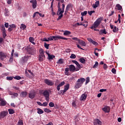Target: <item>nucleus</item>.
I'll use <instances>...</instances> for the list:
<instances>
[{"label": "nucleus", "instance_id": "46", "mask_svg": "<svg viewBox=\"0 0 125 125\" xmlns=\"http://www.w3.org/2000/svg\"><path fill=\"white\" fill-rule=\"evenodd\" d=\"M14 79H15V80H21V77L19 76H16L14 77Z\"/></svg>", "mask_w": 125, "mask_h": 125}, {"label": "nucleus", "instance_id": "24", "mask_svg": "<svg viewBox=\"0 0 125 125\" xmlns=\"http://www.w3.org/2000/svg\"><path fill=\"white\" fill-rule=\"evenodd\" d=\"M71 35V32L68 30H65L64 31L63 35L64 36H70Z\"/></svg>", "mask_w": 125, "mask_h": 125}, {"label": "nucleus", "instance_id": "48", "mask_svg": "<svg viewBox=\"0 0 125 125\" xmlns=\"http://www.w3.org/2000/svg\"><path fill=\"white\" fill-rule=\"evenodd\" d=\"M9 62H10V63H12V62H13V56H11Z\"/></svg>", "mask_w": 125, "mask_h": 125}, {"label": "nucleus", "instance_id": "36", "mask_svg": "<svg viewBox=\"0 0 125 125\" xmlns=\"http://www.w3.org/2000/svg\"><path fill=\"white\" fill-rule=\"evenodd\" d=\"M70 88V84H67L66 85H64V89L65 90H68Z\"/></svg>", "mask_w": 125, "mask_h": 125}, {"label": "nucleus", "instance_id": "47", "mask_svg": "<svg viewBox=\"0 0 125 125\" xmlns=\"http://www.w3.org/2000/svg\"><path fill=\"white\" fill-rule=\"evenodd\" d=\"M2 35H3V38L4 39L6 37V31H2Z\"/></svg>", "mask_w": 125, "mask_h": 125}, {"label": "nucleus", "instance_id": "10", "mask_svg": "<svg viewBox=\"0 0 125 125\" xmlns=\"http://www.w3.org/2000/svg\"><path fill=\"white\" fill-rule=\"evenodd\" d=\"M36 92L35 91H31L29 93L28 97L30 98V99H34L36 96Z\"/></svg>", "mask_w": 125, "mask_h": 125}, {"label": "nucleus", "instance_id": "29", "mask_svg": "<svg viewBox=\"0 0 125 125\" xmlns=\"http://www.w3.org/2000/svg\"><path fill=\"white\" fill-rule=\"evenodd\" d=\"M8 111L10 115H12L13 114H14V113H15V111L13 109H9Z\"/></svg>", "mask_w": 125, "mask_h": 125}, {"label": "nucleus", "instance_id": "22", "mask_svg": "<svg viewBox=\"0 0 125 125\" xmlns=\"http://www.w3.org/2000/svg\"><path fill=\"white\" fill-rule=\"evenodd\" d=\"M71 6H72V4L71 3H69L67 5L66 9H65V13L68 12L70 8H71Z\"/></svg>", "mask_w": 125, "mask_h": 125}, {"label": "nucleus", "instance_id": "31", "mask_svg": "<svg viewBox=\"0 0 125 125\" xmlns=\"http://www.w3.org/2000/svg\"><path fill=\"white\" fill-rule=\"evenodd\" d=\"M72 107L75 108V109H77V103H76V101H73L72 102Z\"/></svg>", "mask_w": 125, "mask_h": 125}, {"label": "nucleus", "instance_id": "14", "mask_svg": "<svg viewBox=\"0 0 125 125\" xmlns=\"http://www.w3.org/2000/svg\"><path fill=\"white\" fill-rule=\"evenodd\" d=\"M102 122L98 119H95L94 122V125H102Z\"/></svg>", "mask_w": 125, "mask_h": 125}, {"label": "nucleus", "instance_id": "40", "mask_svg": "<svg viewBox=\"0 0 125 125\" xmlns=\"http://www.w3.org/2000/svg\"><path fill=\"white\" fill-rule=\"evenodd\" d=\"M86 14H87V11H85L81 13L82 16H85V15H86Z\"/></svg>", "mask_w": 125, "mask_h": 125}, {"label": "nucleus", "instance_id": "12", "mask_svg": "<svg viewBox=\"0 0 125 125\" xmlns=\"http://www.w3.org/2000/svg\"><path fill=\"white\" fill-rule=\"evenodd\" d=\"M31 3H32L33 8H36L37 7V0H31L30 1Z\"/></svg>", "mask_w": 125, "mask_h": 125}, {"label": "nucleus", "instance_id": "25", "mask_svg": "<svg viewBox=\"0 0 125 125\" xmlns=\"http://www.w3.org/2000/svg\"><path fill=\"white\" fill-rule=\"evenodd\" d=\"M99 34L100 35H102V34H104V35H106V34H107V32L106 31V30L104 29H101L100 32H99Z\"/></svg>", "mask_w": 125, "mask_h": 125}, {"label": "nucleus", "instance_id": "19", "mask_svg": "<svg viewBox=\"0 0 125 125\" xmlns=\"http://www.w3.org/2000/svg\"><path fill=\"white\" fill-rule=\"evenodd\" d=\"M78 43L80 44V45L82 46H85L86 45L85 42H84V41L81 39H80L79 41H78Z\"/></svg>", "mask_w": 125, "mask_h": 125}, {"label": "nucleus", "instance_id": "28", "mask_svg": "<svg viewBox=\"0 0 125 125\" xmlns=\"http://www.w3.org/2000/svg\"><path fill=\"white\" fill-rule=\"evenodd\" d=\"M47 54H48L49 60H51V59H53V58H55V56L53 55H50L49 53H48Z\"/></svg>", "mask_w": 125, "mask_h": 125}, {"label": "nucleus", "instance_id": "6", "mask_svg": "<svg viewBox=\"0 0 125 125\" xmlns=\"http://www.w3.org/2000/svg\"><path fill=\"white\" fill-rule=\"evenodd\" d=\"M25 50L27 51L28 54H33V53H35V52H36V49L34 47L30 46L26 47Z\"/></svg>", "mask_w": 125, "mask_h": 125}, {"label": "nucleus", "instance_id": "1", "mask_svg": "<svg viewBox=\"0 0 125 125\" xmlns=\"http://www.w3.org/2000/svg\"><path fill=\"white\" fill-rule=\"evenodd\" d=\"M62 8H61L60 2L58 3V11L57 15L59 16L57 20H60L62 17H63V13H64V10L65 9V4H62Z\"/></svg>", "mask_w": 125, "mask_h": 125}, {"label": "nucleus", "instance_id": "55", "mask_svg": "<svg viewBox=\"0 0 125 125\" xmlns=\"http://www.w3.org/2000/svg\"><path fill=\"white\" fill-rule=\"evenodd\" d=\"M11 95H14V96H16V97H17V96H18V93H12L10 94Z\"/></svg>", "mask_w": 125, "mask_h": 125}, {"label": "nucleus", "instance_id": "4", "mask_svg": "<svg viewBox=\"0 0 125 125\" xmlns=\"http://www.w3.org/2000/svg\"><path fill=\"white\" fill-rule=\"evenodd\" d=\"M51 92V90L50 89L45 90L42 94L47 102H49V94Z\"/></svg>", "mask_w": 125, "mask_h": 125}, {"label": "nucleus", "instance_id": "54", "mask_svg": "<svg viewBox=\"0 0 125 125\" xmlns=\"http://www.w3.org/2000/svg\"><path fill=\"white\" fill-rule=\"evenodd\" d=\"M64 84H65V82L63 81L62 82L59 84V85L61 87V86H63V85H64Z\"/></svg>", "mask_w": 125, "mask_h": 125}, {"label": "nucleus", "instance_id": "18", "mask_svg": "<svg viewBox=\"0 0 125 125\" xmlns=\"http://www.w3.org/2000/svg\"><path fill=\"white\" fill-rule=\"evenodd\" d=\"M103 111L105 113H109L110 112V107L109 106H106L102 108Z\"/></svg>", "mask_w": 125, "mask_h": 125}, {"label": "nucleus", "instance_id": "7", "mask_svg": "<svg viewBox=\"0 0 125 125\" xmlns=\"http://www.w3.org/2000/svg\"><path fill=\"white\" fill-rule=\"evenodd\" d=\"M68 68H69V71L70 72H72V73H74V72H77V71H79L80 69L79 68H76V67L75 65L73 64H70L68 65Z\"/></svg>", "mask_w": 125, "mask_h": 125}, {"label": "nucleus", "instance_id": "35", "mask_svg": "<svg viewBox=\"0 0 125 125\" xmlns=\"http://www.w3.org/2000/svg\"><path fill=\"white\" fill-rule=\"evenodd\" d=\"M116 7H117L118 10H122L123 9V7H122V6L120 4H117Z\"/></svg>", "mask_w": 125, "mask_h": 125}, {"label": "nucleus", "instance_id": "51", "mask_svg": "<svg viewBox=\"0 0 125 125\" xmlns=\"http://www.w3.org/2000/svg\"><path fill=\"white\" fill-rule=\"evenodd\" d=\"M49 106V107H54V103L53 102H50Z\"/></svg>", "mask_w": 125, "mask_h": 125}, {"label": "nucleus", "instance_id": "59", "mask_svg": "<svg viewBox=\"0 0 125 125\" xmlns=\"http://www.w3.org/2000/svg\"><path fill=\"white\" fill-rule=\"evenodd\" d=\"M92 43H93V44H94V45H98V43H97V42L93 41V42H92Z\"/></svg>", "mask_w": 125, "mask_h": 125}, {"label": "nucleus", "instance_id": "9", "mask_svg": "<svg viewBox=\"0 0 125 125\" xmlns=\"http://www.w3.org/2000/svg\"><path fill=\"white\" fill-rule=\"evenodd\" d=\"M44 82L46 83V84H47V85H50V86H52V85H53V84H54V83H53V82L47 79H45L44 80Z\"/></svg>", "mask_w": 125, "mask_h": 125}, {"label": "nucleus", "instance_id": "56", "mask_svg": "<svg viewBox=\"0 0 125 125\" xmlns=\"http://www.w3.org/2000/svg\"><path fill=\"white\" fill-rule=\"evenodd\" d=\"M6 79L8 81H12V80H13V78L12 77H7Z\"/></svg>", "mask_w": 125, "mask_h": 125}, {"label": "nucleus", "instance_id": "2", "mask_svg": "<svg viewBox=\"0 0 125 125\" xmlns=\"http://www.w3.org/2000/svg\"><path fill=\"white\" fill-rule=\"evenodd\" d=\"M84 82H85V79L83 78H81L80 79H79L75 85V87H76V88H80V87H82L83 84V83H84Z\"/></svg>", "mask_w": 125, "mask_h": 125}, {"label": "nucleus", "instance_id": "23", "mask_svg": "<svg viewBox=\"0 0 125 125\" xmlns=\"http://www.w3.org/2000/svg\"><path fill=\"white\" fill-rule=\"evenodd\" d=\"M28 95V93L26 91H23L21 92V97H26V96H27V95Z\"/></svg>", "mask_w": 125, "mask_h": 125}, {"label": "nucleus", "instance_id": "37", "mask_svg": "<svg viewBox=\"0 0 125 125\" xmlns=\"http://www.w3.org/2000/svg\"><path fill=\"white\" fill-rule=\"evenodd\" d=\"M119 31V28H117V26H114L113 29V32L116 33V32H118Z\"/></svg>", "mask_w": 125, "mask_h": 125}, {"label": "nucleus", "instance_id": "38", "mask_svg": "<svg viewBox=\"0 0 125 125\" xmlns=\"http://www.w3.org/2000/svg\"><path fill=\"white\" fill-rule=\"evenodd\" d=\"M40 53V55H44V53L43 52V49H41L39 51Z\"/></svg>", "mask_w": 125, "mask_h": 125}, {"label": "nucleus", "instance_id": "58", "mask_svg": "<svg viewBox=\"0 0 125 125\" xmlns=\"http://www.w3.org/2000/svg\"><path fill=\"white\" fill-rule=\"evenodd\" d=\"M38 13H39V12H36L35 13H34L33 16V18H35V17H36V16H38Z\"/></svg>", "mask_w": 125, "mask_h": 125}, {"label": "nucleus", "instance_id": "16", "mask_svg": "<svg viewBox=\"0 0 125 125\" xmlns=\"http://www.w3.org/2000/svg\"><path fill=\"white\" fill-rule=\"evenodd\" d=\"M100 2H99V0H97L95 2V4H93L92 5V7L94 8L95 9H96V8H97V7H98V6H99V4H100Z\"/></svg>", "mask_w": 125, "mask_h": 125}, {"label": "nucleus", "instance_id": "17", "mask_svg": "<svg viewBox=\"0 0 125 125\" xmlns=\"http://www.w3.org/2000/svg\"><path fill=\"white\" fill-rule=\"evenodd\" d=\"M72 62L74 64H76V66H77L78 69H81V68H82V67L81 66V64H80V63H79V62H77V61L73 60V61H72Z\"/></svg>", "mask_w": 125, "mask_h": 125}, {"label": "nucleus", "instance_id": "15", "mask_svg": "<svg viewBox=\"0 0 125 125\" xmlns=\"http://www.w3.org/2000/svg\"><path fill=\"white\" fill-rule=\"evenodd\" d=\"M6 57V56H5V54L3 53V52H0V59L2 61H3V59Z\"/></svg>", "mask_w": 125, "mask_h": 125}, {"label": "nucleus", "instance_id": "32", "mask_svg": "<svg viewBox=\"0 0 125 125\" xmlns=\"http://www.w3.org/2000/svg\"><path fill=\"white\" fill-rule=\"evenodd\" d=\"M26 28H27V26H26V25L24 24L23 23H22L21 24V27H20L21 29L22 28V30H25Z\"/></svg>", "mask_w": 125, "mask_h": 125}, {"label": "nucleus", "instance_id": "27", "mask_svg": "<svg viewBox=\"0 0 125 125\" xmlns=\"http://www.w3.org/2000/svg\"><path fill=\"white\" fill-rule=\"evenodd\" d=\"M79 61L81 63H82V64H85V60L83 58L79 59Z\"/></svg>", "mask_w": 125, "mask_h": 125}, {"label": "nucleus", "instance_id": "13", "mask_svg": "<svg viewBox=\"0 0 125 125\" xmlns=\"http://www.w3.org/2000/svg\"><path fill=\"white\" fill-rule=\"evenodd\" d=\"M39 61L40 62H42L45 59V56L44 55H39Z\"/></svg>", "mask_w": 125, "mask_h": 125}, {"label": "nucleus", "instance_id": "64", "mask_svg": "<svg viewBox=\"0 0 125 125\" xmlns=\"http://www.w3.org/2000/svg\"><path fill=\"white\" fill-rule=\"evenodd\" d=\"M87 40L88 42H93V40L91 39V38H87Z\"/></svg>", "mask_w": 125, "mask_h": 125}, {"label": "nucleus", "instance_id": "30", "mask_svg": "<svg viewBox=\"0 0 125 125\" xmlns=\"http://www.w3.org/2000/svg\"><path fill=\"white\" fill-rule=\"evenodd\" d=\"M4 10H5V16H9V11H8V9L5 8Z\"/></svg>", "mask_w": 125, "mask_h": 125}, {"label": "nucleus", "instance_id": "49", "mask_svg": "<svg viewBox=\"0 0 125 125\" xmlns=\"http://www.w3.org/2000/svg\"><path fill=\"white\" fill-rule=\"evenodd\" d=\"M111 72L113 73V74H116L117 73V70H116L115 68H112L111 69Z\"/></svg>", "mask_w": 125, "mask_h": 125}, {"label": "nucleus", "instance_id": "34", "mask_svg": "<svg viewBox=\"0 0 125 125\" xmlns=\"http://www.w3.org/2000/svg\"><path fill=\"white\" fill-rule=\"evenodd\" d=\"M44 112H45V113H51V110H50L49 109L47 108H44Z\"/></svg>", "mask_w": 125, "mask_h": 125}, {"label": "nucleus", "instance_id": "50", "mask_svg": "<svg viewBox=\"0 0 125 125\" xmlns=\"http://www.w3.org/2000/svg\"><path fill=\"white\" fill-rule=\"evenodd\" d=\"M48 104V103L44 102V103H43V104H42V106L46 107V106H47Z\"/></svg>", "mask_w": 125, "mask_h": 125}, {"label": "nucleus", "instance_id": "21", "mask_svg": "<svg viewBox=\"0 0 125 125\" xmlns=\"http://www.w3.org/2000/svg\"><path fill=\"white\" fill-rule=\"evenodd\" d=\"M1 102L0 103V106H5L6 105V101L3 100V99H1V100H0Z\"/></svg>", "mask_w": 125, "mask_h": 125}, {"label": "nucleus", "instance_id": "62", "mask_svg": "<svg viewBox=\"0 0 125 125\" xmlns=\"http://www.w3.org/2000/svg\"><path fill=\"white\" fill-rule=\"evenodd\" d=\"M76 45L77 46V47H78V48H80V49H82V50H83V49L81 47V46L80 45V44H79V43L76 44Z\"/></svg>", "mask_w": 125, "mask_h": 125}, {"label": "nucleus", "instance_id": "57", "mask_svg": "<svg viewBox=\"0 0 125 125\" xmlns=\"http://www.w3.org/2000/svg\"><path fill=\"white\" fill-rule=\"evenodd\" d=\"M72 40H73V41H77V42H79V41H80V39H78L77 37H75L72 39Z\"/></svg>", "mask_w": 125, "mask_h": 125}, {"label": "nucleus", "instance_id": "20", "mask_svg": "<svg viewBox=\"0 0 125 125\" xmlns=\"http://www.w3.org/2000/svg\"><path fill=\"white\" fill-rule=\"evenodd\" d=\"M86 97H87V94H85V93L82 95L81 97V100H85V99H86Z\"/></svg>", "mask_w": 125, "mask_h": 125}, {"label": "nucleus", "instance_id": "8", "mask_svg": "<svg viewBox=\"0 0 125 125\" xmlns=\"http://www.w3.org/2000/svg\"><path fill=\"white\" fill-rule=\"evenodd\" d=\"M7 115H8V111H1L0 113V120L1 119H3V118H5V117H6Z\"/></svg>", "mask_w": 125, "mask_h": 125}, {"label": "nucleus", "instance_id": "39", "mask_svg": "<svg viewBox=\"0 0 125 125\" xmlns=\"http://www.w3.org/2000/svg\"><path fill=\"white\" fill-rule=\"evenodd\" d=\"M24 123H23V121L22 120H19L18 123V125H23Z\"/></svg>", "mask_w": 125, "mask_h": 125}, {"label": "nucleus", "instance_id": "42", "mask_svg": "<svg viewBox=\"0 0 125 125\" xmlns=\"http://www.w3.org/2000/svg\"><path fill=\"white\" fill-rule=\"evenodd\" d=\"M1 30L2 32H5V31H6L5 30V27H4V25H1Z\"/></svg>", "mask_w": 125, "mask_h": 125}, {"label": "nucleus", "instance_id": "43", "mask_svg": "<svg viewBox=\"0 0 125 125\" xmlns=\"http://www.w3.org/2000/svg\"><path fill=\"white\" fill-rule=\"evenodd\" d=\"M9 27L11 28L12 29H15L16 28V25L14 24H12L9 25Z\"/></svg>", "mask_w": 125, "mask_h": 125}, {"label": "nucleus", "instance_id": "63", "mask_svg": "<svg viewBox=\"0 0 125 125\" xmlns=\"http://www.w3.org/2000/svg\"><path fill=\"white\" fill-rule=\"evenodd\" d=\"M107 68H108V67L107 66V64L104 63V70H107Z\"/></svg>", "mask_w": 125, "mask_h": 125}, {"label": "nucleus", "instance_id": "60", "mask_svg": "<svg viewBox=\"0 0 125 125\" xmlns=\"http://www.w3.org/2000/svg\"><path fill=\"white\" fill-rule=\"evenodd\" d=\"M105 91H107L106 89H101L100 90V92H104Z\"/></svg>", "mask_w": 125, "mask_h": 125}, {"label": "nucleus", "instance_id": "44", "mask_svg": "<svg viewBox=\"0 0 125 125\" xmlns=\"http://www.w3.org/2000/svg\"><path fill=\"white\" fill-rule=\"evenodd\" d=\"M98 62H96L95 64L93 66V68H94V69H95V68H97V67H98Z\"/></svg>", "mask_w": 125, "mask_h": 125}, {"label": "nucleus", "instance_id": "53", "mask_svg": "<svg viewBox=\"0 0 125 125\" xmlns=\"http://www.w3.org/2000/svg\"><path fill=\"white\" fill-rule=\"evenodd\" d=\"M35 41V39L33 37H29V42H32Z\"/></svg>", "mask_w": 125, "mask_h": 125}, {"label": "nucleus", "instance_id": "3", "mask_svg": "<svg viewBox=\"0 0 125 125\" xmlns=\"http://www.w3.org/2000/svg\"><path fill=\"white\" fill-rule=\"evenodd\" d=\"M48 40L49 41H58V40H65L66 41H68V38H66L64 37H62L60 36H50L48 38Z\"/></svg>", "mask_w": 125, "mask_h": 125}, {"label": "nucleus", "instance_id": "33", "mask_svg": "<svg viewBox=\"0 0 125 125\" xmlns=\"http://www.w3.org/2000/svg\"><path fill=\"white\" fill-rule=\"evenodd\" d=\"M57 63V64H63V63H64V61H63V59H60Z\"/></svg>", "mask_w": 125, "mask_h": 125}, {"label": "nucleus", "instance_id": "52", "mask_svg": "<svg viewBox=\"0 0 125 125\" xmlns=\"http://www.w3.org/2000/svg\"><path fill=\"white\" fill-rule=\"evenodd\" d=\"M89 82H90L89 77H87L86 79L85 84H87V83H89Z\"/></svg>", "mask_w": 125, "mask_h": 125}, {"label": "nucleus", "instance_id": "45", "mask_svg": "<svg viewBox=\"0 0 125 125\" xmlns=\"http://www.w3.org/2000/svg\"><path fill=\"white\" fill-rule=\"evenodd\" d=\"M44 47L46 48V49H49V44H46V43H44Z\"/></svg>", "mask_w": 125, "mask_h": 125}, {"label": "nucleus", "instance_id": "11", "mask_svg": "<svg viewBox=\"0 0 125 125\" xmlns=\"http://www.w3.org/2000/svg\"><path fill=\"white\" fill-rule=\"evenodd\" d=\"M28 59H29V56H25L24 57L21 58V63H25L27 61H28Z\"/></svg>", "mask_w": 125, "mask_h": 125}, {"label": "nucleus", "instance_id": "41", "mask_svg": "<svg viewBox=\"0 0 125 125\" xmlns=\"http://www.w3.org/2000/svg\"><path fill=\"white\" fill-rule=\"evenodd\" d=\"M76 55L74 54H72L71 55V56H70V58H71V59H75V58H76Z\"/></svg>", "mask_w": 125, "mask_h": 125}, {"label": "nucleus", "instance_id": "5", "mask_svg": "<svg viewBox=\"0 0 125 125\" xmlns=\"http://www.w3.org/2000/svg\"><path fill=\"white\" fill-rule=\"evenodd\" d=\"M101 23V19H98L94 22L93 25L90 27V29H96L100 25V23Z\"/></svg>", "mask_w": 125, "mask_h": 125}, {"label": "nucleus", "instance_id": "26", "mask_svg": "<svg viewBox=\"0 0 125 125\" xmlns=\"http://www.w3.org/2000/svg\"><path fill=\"white\" fill-rule=\"evenodd\" d=\"M37 113L38 114H43V110H42V109L40 108H37Z\"/></svg>", "mask_w": 125, "mask_h": 125}, {"label": "nucleus", "instance_id": "61", "mask_svg": "<svg viewBox=\"0 0 125 125\" xmlns=\"http://www.w3.org/2000/svg\"><path fill=\"white\" fill-rule=\"evenodd\" d=\"M4 26L5 28H8L9 27V24L8 22L5 23Z\"/></svg>", "mask_w": 125, "mask_h": 125}]
</instances>
